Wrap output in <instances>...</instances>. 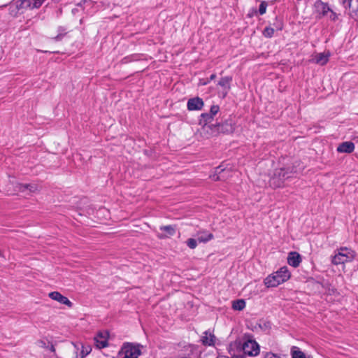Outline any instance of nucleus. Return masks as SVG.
<instances>
[{
	"instance_id": "obj_1",
	"label": "nucleus",
	"mask_w": 358,
	"mask_h": 358,
	"mask_svg": "<svg viewBox=\"0 0 358 358\" xmlns=\"http://www.w3.org/2000/svg\"><path fill=\"white\" fill-rule=\"evenodd\" d=\"M201 127L199 131L200 135L204 138H210L213 136L218 135L220 133L231 132L233 130L230 124H204L201 125Z\"/></svg>"
},
{
	"instance_id": "obj_2",
	"label": "nucleus",
	"mask_w": 358,
	"mask_h": 358,
	"mask_svg": "<svg viewBox=\"0 0 358 358\" xmlns=\"http://www.w3.org/2000/svg\"><path fill=\"white\" fill-rule=\"evenodd\" d=\"M234 348H239L245 355L248 356H257L259 353V346L258 343L253 340H248L243 343L235 341L229 345V353L232 356H238L234 351Z\"/></svg>"
},
{
	"instance_id": "obj_3",
	"label": "nucleus",
	"mask_w": 358,
	"mask_h": 358,
	"mask_svg": "<svg viewBox=\"0 0 358 358\" xmlns=\"http://www.w3.org/2000/svg\"><path fill=\"white\" fill-rule=\"evenodd\" d=\"M290 278V273L286 266L280 268L276 272L269 275L264 279V285L267 287H277Z\"/></svg>"
},
{
	"instance_id": "obj_4",
	"label": "nucleus",
	"mask_w": 358,
	"mask_h": 358,
	"mask_svg": "<svg viewBox=\"0 0 358 358\" xmlns=\"http://www.w3.org/2000/svg\"><path fill=\"white\" fill-rule=\"evenodd\" d=\"M355 257V251L348 248H341L332 257L331 262L334 265L343 264L352 262Z\"/></svg>"
},
{
	"instance_id": "obj_5",
	"label": "nucleus",
	"mask_w": 358,
	"mask_h": 358,
	"mask_svg": "<svg viewBox=\"0 0 358 358\" xmlns=\"http://www.w3.org/2000/svg\"><path fill=\"white\" fill-rule=\"evenodd\" d=\"M141 354L140 346L130 343H124L116 358H138Z\"/></svg>"
},
{
	"instance_id": "obj_6",
	"label": "nucleus",
	"mask_w": 358,
	"mask_h": 358,
	"mask_svg": "<svg viewBox=\"0 0 358 358\" xmlns=\"http://www.w3.org/2000/svg\"><path fill=\"white\" fill-rule=\"evenodd\" d=\"M12 185H13V189H10V187L7 189V191L10 192L11 194L17 192H24L27 189H28L30 192H36L39 190L38 185L35 184H21L18 182L14 183L12 182Z\"/></svg>"
},
{
	"instance_id": "obj_7",
	"label": "nucleus",
	"mask_w": 358,
	"mask_h": 358,
	"mask_svg": "<svg viewBox=\"0 0 358 358\" xmlns=\"http://www.w3.org/2000/svg\"><path fill=\"white\" fill-rule=\"evenodd\" d=\"M315 10L319 17L321 18L324 16H327L330 8L326 3L322 2L321 0H317L314 4Z\"/></svg>"
},
{
	"instance_id": "obj_8",
	"label": "nucleus",
	"mask_w": 358,
	"mask_h": 358,
	"mask_svg": "<svg viewBox=\"0 0 358 358\" xmlns=\"http://www.w3.org/2000/svg\"><path fill=\"white\" fill-rule=\"evenodd\" d=\"M48 296L54 300L56 301L61 304H64L67 306L69 308H71L73 306L72 302L69 300V299L64 296H63L61 293L59 292H52L48 294Z\"/></svg>"
},
{
	"instance_id": "obj_9",
	"label": "nucleus",
	"mask_w": 358,
	"mask_h": 358,
	"mask_svg": "<svg viewBox=\"0 0 358 358\" xmlns=\"http://www.w3.org/2000/svg\"><path fill=\"white\" fill-rule=\"evenodd\" d=\"M231 80L232 78L230 76L223 77L219 80L218 85L222 88L220 93L222 97H225L229 92Z\"/></svg>"
},
{
	"instance_id": "obj_10",
	"label": "nucleus",
	"mask_w": 358,
	"mask_h": 358,
	"mask_svg": "<svg viewBox=\"0 0 358 358\" xmlns=\"http://www.w3.org/2000/svg\"><path fill=\"white\" fill-rule=\"evenodd\" d=\"M279 177L273 176L269 180V185L273 188L280 187L283 185L284 182V171L280 169L278 171Z\"/></svg>"
},
{
	"instance_id": "obj_11",
	"label": "nucleus",
	"mask_w": 358,
	"mask_h": 358,
	"mask_svg": "<svg viewBox=\"0 0 358 358\" xmlns=\"http://www.w3.org/2000/svg\"><path fill=\"white\" fill-rule=\"evenodd\" d=\"M354 150L355 144L351 141L343 142L337 147V151L339 153L350 154Z\"/></svg>"
},
{
	"instance_id": "obj_12",
	"label": "nucleus",
	"mask_w": 358,
	"mask_h": 358,
	"mask_svg": "<svg viewBox=\"0 0 358 358\" xmlns=\"http://www.w3.org/2000/svg\"><path fill=\"white\" fill-rule=\"evenodd\" d=\"M94 342L98 348H106L108 345V333H99L94 338Z\"/></svg>"
},
{
	"instance_id": "obj_13",
	"label": "nucleus",
	"mask_w": 358,
	"mask_h": 358,
	"mask_svg": "<svg viewBox=\"0 0 358 358\" xmlns=\"http://www.w3.org/2000/svg\"><path fill=\"white\" fill-rule=\"evenodd\" d=\"M349 15L358 21V0H348Z\"/></svg>"
},
{
	"instance_id": "obj_14",
	"label": "nucleus",
	"mask_w": 358,
	"mask_h": 358,
	"mask_svg": "<svg viewBox=\"0 0 358 358\" xmlns=\"http://www.w3.org/2000/svg\"><path fill=\"white\" fill-rule=\"evenodd\" d=\"M203 106V101L199 97L190 99L187 102V108L189 110H200Z\"/></svg>"
},
{
	"instance_id": "obj_15",
	"label": "nucleus",
	"mask_w": 358,
	"mask_h": 358,
	"mask_svg": "<svg viewBox=\"0 0 358 358\" xmlns=\"http://www.w3.org/2000/svg\"><path fill=\"white\" fill-rule=\"evenodd\" d=\"M216 341V337L215 335L208 331H206L203 333V335L201 337V342L204 345H214Z\"/></svg>"
},
{
	"instance_id": "obj_16",
	"label": "nucleus",
	"mask_w": 358,
	"mask_h": 358,
	"mask_svg": "<svg viewBox=\"0 0 358 358\" xmlns=\"http://www.w3.org/2000/svg\"><path fill=\"white\" fill-rule=\"evenodd\" d=\"M160 230L166 232V234H159L157 235L158 238L160 239H164L172 236L176 233V229L171 225L162 226L160 227Z\"/></svg>"
},
{
	"instance_id": "obj_17",
	"label": "nucleus",
	"mask_w": 358,
	"mask_h": 358,
	"mask_svg": "<svg viewBox=\"0 0 358 358\" xmlns=\"http://www.w3.org/2000/svg\"><path fill=\"white\" fill-rule=\"evenodd\" d=\"M196 236L199 243H206L214 238L213 234L208 231H200L197 233Z\"/></svg>"
},
{
	"instance_id": "obj_18",
	"label": "nucleus",
	"mask_w": 358,
	"mask_h": 358,
	"mask_svg": "<svg viewBox=\"0 0 358 358\" xmlns=\"http://www.w3.org/2000/svg\"><path fill=\"white\" fill-rule=\"evenodd\" d=\"M329 54L322 52L318 53L314 57V61L316 64H318L320 65H324L327 63L329 60Z\"/></svg>"
},
{
	"instance_id": "obj_19",
	"label": "nucleus",
	"mask_w": 358,
	"mask_h": 358,
	"mask_svg": "<svg viewBox=\"0 0 358 358\" xmlns=\"http://www.w3.org/2000/svg\"><path fill=\"white\" fill-rule=\"evenodd\" d=\"M45 0H24L23 6H27L31 9L39 8Z\"/></svg>"
},
{
	"instance_id": "obj_20",
	"label": "nucleus",
	"mask_w": 358,
	"mask_h": 358,
	"mask_svg": "<svg viewBox=\"0 0 358 358\" xmlns=\"http://www.w3.org/2000/svg\"><path fill=\"white\" fill-rule=\"evenodd\" d=\"M292 358H313L311 355H306L299 347L292 346Z\"/></svg>"
},
{
	"instance_id": "obj_21",
	"label": "nucleus",
	"mask_w": 358,
	"mask_h": 358,
	"mask_svg": "<svg viewBox=\"0 0 358 358\" xmlns=\"http://www.w3.org/2000/svg\"><path fill=\"white\" fill-rule=\"evenodd\" d=\"M213 120V116L210 113H203L201 115V118L199 120V124L203 125L206 124H212V121Z\"/></svg>"
},
{
	"instance_id": "obj_22",
	"label": "nucleus",
	"mask_w": 358,
	"mask_h": 358,
	"mask_svg": "<svg viewBox=\"0 0 358 358\" xmlns=\"http://www.w3.org/2000/svg\"><path fill=\"white\" fill-rule=\"evenodd\" d=\"M245 307V301L243 299H238L232 302V308L236 310H242Z\"/></svg>"
},
{
	"instance_id": "obj_23",
	"label": "nucleus",
	"mask_w": 358,
	"mask_h": 358,
	"mask_svg": "<svg viewBox=\"0 0 358 358\" xmlns=\"http://www.w3.org/2000/svg\"><path fill=\"white\" fill-rule=\"evenodd\" d=\"M301 261V256L296 252H292V267L299 266Z\"/></svg>"
},
{
	"instance_id": "obj_24",
	"label": "nucleus",
	"mask_w": 358,
	"mask_h": 358,
	"mask_svg": "<svg viewBox=\"0 0 358 358\" xmlns=\"http://www.w3.org/2000/svg\"><path fill=\"white\" fill-rule=\"evenodd\" d=\"M81 348H82V350H81L80 357L78 355H77V357H76L77 358H84L91 351V348L90 346H84V345H81Z\"/></svg>"
},
{
	"instance_id": "obj_25",
	"label": "nucleus",
	"mask_w": 358,
	"mask_h": 358,
	"mask_svg": "<svg viewBox=\"0 0 358 358\" xmlns=\"http://www.w3.org/2000/svg\"><path fill=\"white\" fill-rule=\"evenodd\" d=\"M187 245L190 249H194L197 247V240L194 238H188L186 241Z\"/></svg>"
},
{
	"instance_id": "obj_26",
	"label": "nucleus",
	"mask_w": 358,
	"mask_h": 358,
	"mask_svg": "<svg viewBox=\"0 0 358 358\" xmlns=\"http://www.w3.org/2000/svg\"><path fill=\"white\" fill-rule=\"evenodd\" d=\"M274 34V29L270 27H266L263 31V34L264 36L270 38Z\"/></svg>"
},
{
	"instance_id": "obj_27",
	"label": "nucleus",
	"mask_w": 358,
	"mask_h": 358,
	"mask_svg": "<svg viewBox=\"0 0 358 358\" xmlns=\"http://www.w3.org/2000/svg\"><path fill=\"white\" fill-rule=\"evenodd\" d=\"M267 3L262 1L259 6V13L260 15H264L266 11Z\"/></svg>"
},
{
	"instance_id": "obj_28",
	"label": "nucleus",
	"mask_w": 358,
	"mask_h": 358,
	"mask_svg": "<svg viewBox=\"0 0 358 358\" xmlns=\"http://www.w3.org/2000/svg\"><path fill=\"white\" fill-rule=\"evenodd\" d=\"M327 17H328L331 21H336L338 19V15L335 12H334L331 8Z\"/></svg>"
},
{
	"instance_id": "obj_29",
	"label": "nucleus",
	"mask_w": 358,
	"mask_h": 358,
	"mask_svg": "<svg viewBox=\"0 0 358 358\" xmlns=\"http://www.w3.org/2000/svg\"><path fill=\"white\" fill-rule=\"evenodd\" d=\"M220 108L217 105H213L210 108V114H211L213 117L218 113Z\"/></svg>"
},
{
	"instance_id": "obj_30",
	"label": "nucleus",
	"mask_w": 358,
	"mask_h": 358,
	"mask_svg": "<svg viewBox=\"0 0 358 358\" xmlns=\"http://www.w3.org/2000/svg\"><path fill=\"white\" fill-rule=\"evenodd\" d=\"M265 358H280V357L273 353H267L265 356Z\"/></svg>"
},
{
	"instance_id": "obj_31",
	"label": "nucleus",
	"mask_w": 358,
	"mask_h": 358,
	"mask_svg": "<svg viewBox=\"0 0 358 358\" xmlns=\"http://www.w3.org/2000/svg\"><path fill=\"white\" fill-rule=\"evenodd\" d=\"M287 259L288 264L291 265V252L288 253Z\"/></svg>"
},
{
	"instance_id": "obj_32",
	"label": "nucleus",
	"mask_w": 358,
	"mask_h": 358,
	"mask_svg": "<svg viewBox=\"0 0 358 358\" xmlns=\"http://www.w3.org/2000/svg\"><path fill=\"white\" fill-rule=\"evenodd\" d=\"M50 350L51 352H53L55 351V347H54V345H51V346H50Z\"/></svg>"
},
{
	"instance_id": "obj_33",
	"label": "nucleus",
	"mask_w": 358,
	"mask_h": 358,
	"mask_svg": "<svg viewBox=\"0 0 358 358\" xmlns=\"http://www.w3.org/2000/svg\"><path fill=\"white\" fill-rule=\"evenodd\" d=\"M208 83V82L200 80L199 84L202 85H205Z\"/></svg>"
},
{
	"instance_id": "obj_34",
	"label": "nucleus",
	"mask_w": 358,
	"mask_h": 358,
	"mask_svg": "<svg viewBox=\"0 0 358 358\" xmlns=\"http://www.w3.org/2000/svg\"><path fill=\"white\" fill-rule=\"evenodd\" d=\"M215 77H216L215 74H212V75L210 76V80H214V79L215 78Z\"/></svg>"
},
{
	"instance_id": "obj_35",
	"label": "nucleus",
	"mask_w": 358,
	"mask_h": 358,
	"mask_svg": "<svg viewBox=\"0 0 358 358\" xmlns=\"http://www.w3.org/2000/svg\"><path fill=\"white\" fill-rule=\"evenodd\" d=\"M347 0H340V2L342 3V4H345L346 3Z\"/></svg>"
},
{
	"instance_id": "obj_36",
	"label": "nucleus",
	"mask_w": 358,
	"mask_h": 358,
	"mask_svg": "<svg viewBox=\"0 0 358 358\" xmlns=\"http://www.w3.org/2000/svg\"><path fill=\"white\" fill-rule=\"evenodd\" d=\"M217 358H227V357H226L224 356H220V357H218Z\"/></svg>"
},
{
	"instance_id": "obj_37",
	"label": "nucleus",
	"mask_w": 358,
	"mask_h": 358,
	"mask_svg": "<svg viewBox=\"0 0 358 358\" xmlns=\"http://www.w3.org/2000/svg\"><path fill=\"white\" fill-rule=\"evenodd\" d=\"M0 255H1V253L0 252Z\"/></svg>"
}]
</instances>
